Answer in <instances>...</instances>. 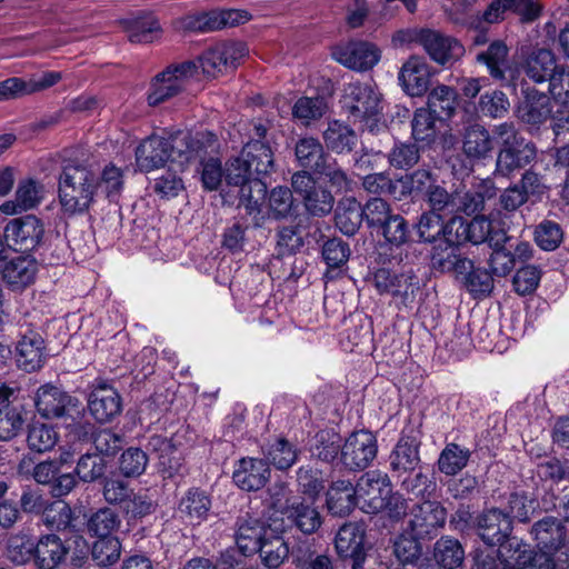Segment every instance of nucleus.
Instances as JSON below:
<instances>
[{
	"label": "nucleus",
	"mask_w": 569,
	"mask_h": 569,
	"mask_svg": "<svg viewBox=\"0 0 569 569\" xmlns=\"http://www.w3.org/2000/svg\"><path fill=\"white\" fill-rule=\"evenodd\" d=\"M67 555L68 548L57 535L48 533L37 539L34 565L38 569H56Z\"/></svg>",
	"instance_id": "c85d7f7f"
},
{
	"label": "nucleus",
	"mask_w": 569,
	"mask_h": 569,
	"mask_svg": "<svg viewBox=\"0 0 569 569\" xmlns=\"http://www.w3.org/2000/svg\"><path fill=\"white\" fill-rule=\"evenodd\" d=\"M194 72L193 63L182 62L168 67L153 79L147 98L148 103L157 106L178 94L191 79H194Z\"/></svg>",
	"instance_id": "9d476101"
},
{
	"label": "nucleus",
	"mask_w": 569,
	"mask_h": 569,
	"mask_svg": "<svg viewBox=\"0 0 569 569\" xmlns=\"http://www.w3.org/2000/svg\"><path fill=\"white\" fill-rule=\"evenodd\" d=\"M363 188L370 193H383L400 200V186L399 179L391 180L385 172L367 174L362 181Z\"/></svg>",
	"instance_id": "13d9d810"
},
{
	"label": "nucleus",
	"mask_w": 569,
	"mask_h": 569,
	"mask_svg": "<svg viewBox=\"0 0 569 569\" xmlns=\"http://www.w3.org/2000/svg\"><path fill=\"white\" fill-rule=\"evenodd\" d=\"M273 168V156L269 146L260 140L249 141L241 156L231 160L226 169L228 184L240 187V206L253 216L256 223L263 218L267 186L260 176Z\"/></svg>",
	"instance_id": "f257e3e1"
},
{
	"label": "nucleus",
	"mask_w": 569,
	"mask_h": 569,
	"mask_svg": "<svg viewBox=\"0 0 569 569\" xmlns=\"http://www.w3.org/2000/svg\"><path fill=\"white\" fill-rule=\"evenodd\" d=\"M318 443L313 448L312 453L323 461H333L341 453L342 446L339 437L330 431H322L317 435Z\"/></svg>",
	"instance_id": "338daca9"
},
{
	"label": "nucleus",
	"mask_w": 569,
	"mask_h": 569,
	"mask_svg": "<svg viewBox=\"0 0 569 569\" xmlns=\"http://www.w3.org/2000/svg\"><path fill=\"white\" fill-rule=\"evenodd\" d=\"M37 539L28 533H20L10 539L8 557L16 565H24L34 561Z\"/></svg>",
	"instance_id": "603ef678"
},
{
	"label": "nucleus",
	"mask_w": 569,
	"mask_h": 569,
	"mask_svg": "<svg viewBox=\"0 0 569 569\" xmlns=\"http://www.w3.org/2000/svg\"><path fill=\"white\" fill-rule=\"evenodd\" d=\"M419 446L413 433L402 432L389 456L391 470L399 476L413 471L420 463Z\"/></svg>",
	"instance_id": "b1692460"
},
{
	"label": "nucleus",
	"mask_w": 569,
	"mask_h": 569,
	"mask_svg": "<svg viewBox=\"0 0 569 569\" xmlns=\"http://www.w3.org/2000/svg\"><path fill=\"white\" fill-rule=\"evenodd\" d=\"M323 140L328 149L336 153L350 152L357 143L356 132L347 124L335 120L329 122L323 132Z\"/></svg>",
	"instance_id": "c9c22d12"
},
{
	"label": "nucleus",
	"mask_w": 569,
	"mask_h": 569,
	"mask_svg": "<svg viewBox=\"0 0 569 569\" xmlns=\"http://www.w3.org/2000/svg\"><path fill=\"white\" fill-rule=\"evenodd\" d=\"M563 240V231L559 223L551 220L541 221L535 229V241L545 251L556 250Z\"/></svg>",
	"instance_id": "864d4df0"
},
{
	"label": "nucleus",
	"mask_w": 569,
	"mask_h": 569,
	"mask_svg": "<svg viewBox=\"0 0 569 569\" xmlns=\"http://www.w3.org/2000/svg\"><path fill=\"white\" fill-rule=\"evenodd\" d=\"M356 492L359 508L367 513H377L386 508L391 510L392 501L401 502L400 510L396 511L399 516L407 509L401 497L392 495V486L387 473L380 470L365 472L357 481Z\"/></svg>",
	"instance_id": "6e6552de"
},
{
	"label": "nucleus",
	"mask_w": 569,
	"mask_h": 569,
	"mask_svg": "<svg viewBox=\"0 0 569 569\" xmlns=\"http://www.w3.org/2000/svg\"><path fill=\"white\" fill-rule=\"evenodd\" d=\"M251 19L246 10L224 9L213 10L200 14L188 16L184 27L193 31H214L227 27H234Z\"/></svg>",
	"instance_id": "f3484780"
},
{
	"label": "nucleus",
	"mask_w": 569,
	"mask_h": 569,
	"mask_svg": "<svg viewBox=\"0 0 569 569\" xmlns=\"http://www.w3.org/2000/svg\"><path fill=\"white\" fill-rule=\"evenodd\" d=\"M510 227V216L496 210L487 218L475 217L470 222L461 218H452L447 223L449 243L461 244L470 241L475 244L488 242L490 247H499L507 241V231Z\"/></svg>",
	"instance_id": "7ed1b4c3"
},
{
	"label": "nucleus",
	"mask_w": 569,
	"mask_h": 569,
	"mask_svg": "<svg viewBox=\"0 0 569 569\" xmlns=\"http://www.w3.org/2000/svg\"><path fill=\"white\" fill-rule=\"evenodd\" d=\"M365 527L362 523L349 522L343 525L336 536L337 552L351 560L352 569H362L366 560L363 546Z\"/></svg>",
	"instance_id": "a211bd4d"
},
{
	"label": "nucleus",
	"mask_w": 569,
	"mask_h": 569,
	"mask_svg": "<svg viewBox=\"0 0 569 569\" xmlns=\"http://www.w3.org/2000/svg\"><path fill=\"white\" fill-rule=\"evenodd\" d=\"M358 506L356 487L347 480L332 482L327 491V507L337 516L348 515Z\"/></svg>",
	"instance_id": "7c9ffc66"
},
{
	"label": "nucleus",
	"mask_w": 569,
	"mask_h": 569,
	"mask_svg": "<svg viewBox=\"0 0 569 569\" xmlns=\"http://www.w3.org/2000/svg\"><path fill=\"white\" fill-rule=\"evenodd\" d=\"M498 559L481 560L477 565L481 569H555V559L545 553H533L531 547L518 539L509 537L499 543Z\"/></svg>",
	"instance_id": "423d86ee"
},
{
	"label": "nucleus",
	"mask_w": 569,
	"mask_h": 569,
	"mask_svg": "<svg viewBox=\"0 0 569 569\" xmlns=\"http://www.w3.org/2000/svg\"><path fill=\"white\" fill-rule=\"evenodd\" d=\"M433 556L438 565L455 569L462 563L465 551L458 540L443 537L436 542Z\"/></svg>",
	"instance_id": "c03bdc74"
},
{
	"label": "nucleus",
	"mask_w": 569,
	"mask_h": 569,
	"mask_svg": "<svg viewBox=\"0 0 569 569\" xmlns=\"http://www.w3.org/2000/svg\"><path fill=\"white\" fill-rule=\"evenodd\" d=\"M211 508L210 498L199 489H190L180 499L177 512L179 517L190 525L203 522Z\"/></svg>",
	"instance_id": "c756f323"
},
{
	"label": "nucleus",
	"mask_w": 569,
	"mask_h": 569,
	"mask_svg": "<svg viewBox=\"0 0 569 569\" xmlns=\"http://www.w3.org/2000/svg\"><path fill=\"white\" fill-rule=\"evenodd\" d=\"M0 270H2L3 280L12 290H21L33 282L38 263L31 256H17L3 262Z\"/></svg>",
	"instance_id": "bb28decb"
},
{
	"label": "nucleus",
	"mask_w": 569,
	"mask_h": 569,
	"mask_svg": "<svg viewBox=\"0 0 569 569\" xmlns=\"http://www.w3.org/2000/svg\"><path fill=\"white\" fill-rule=\"evenodd\" d=\"M495 142L489 130L479 123L469 124L462 137V151L470 160L490 158Z\"/></svg>",
	"instance_id": "cd10ccee"
},
{
	"label": "nucleus",
	"mask_w": 569,
	"mask_h": 569,
	"mask_svg": "<svg viewBox=\"0 0 569 569\" xmlns=\"http://www.w3.org/2000/svg\"><path fill=\"white\" fill-rule=\"evenodd\" d=\"M535 157L536 148L528 142H522L511 149H500L497 157L496 170L501 176H509L516 169L530 163Z\"/></svg>",
	"instance_id": "2f4dec72"
},
{
	"label": "nucleus",
	"mask_w": 569,
	"mask_h": 569,
	"mask_svg": "<svg viewBox=\"0 0 569 569\" xmlns=\"http://www.w3.org/2000/svg\"><path fill=\"white\" fill-rule=\"evenodd\" d=\"M379 229L386 241L392 246H401L409 238V227L403 217L393 213L383 222Z\"/></svg>",
	"instance_id": "bf43d9fd"
},
{
	"label": "nucleus",
	"mask_w": 569,
	"mask_h": 569,
	"mask_svg": "<svg viewBox=\"0 0 569 569\" xmlns=\"http://www.w3.org/2000/svg\"><path fill=\"white\" fill-rule=\"evenodd\" d=\"M421 46L440 64L457 60L463 53V47L457 40L431 29L426 30Z\"/></svg>",
	"instance_id": "a878e982"
},
{
	"label": "nucleus",
	"mask_w": 569,
	"mask_h": 569,
	"mask_svg": "<svg viewBox=\"0 0 569 569\" xmlns=\"http://www.w3.org/2000/svg\"><path fill=\"white\" fill-rule=\"evenodd\" d=\"M43 520L52 528L66 529L72 521L71 508L64 501H56L44 509Z\"/></svg>",
	"instance_id": "774afa93"
},
{
	"label": "nucleus",
	"mask_w": 569,
	"mask_h": 569,
	"mask_svg": "<svg viewBox=\"0 0 569 569\" xmlns=\"http://www.w3.org/2000/svg\"><path fill=\"white\" fill-rule=\"evenodd\" d=\"M332 58L348 69L367 71L380 61L381 52L376 44L358 40L335 47Z\"/></svg>",
	"instance_id": "2eb2a0df"
},
{
	"label": "nucleus",
	"mask_w": 569,
	"mask_h": 569,
	"mask_svg": "<svg viewBox=\"0 0 569 569\" xmlns=\"http://www.w3.org/2000/svg\"><path fill=\"white\" fill-rule=\"evenodd\" d=\"M24 415L23 406L0 408V440H11L20 432L26 420Z\"/></svg>",
	"instance_id": "8fccbe9b"
},
{
	"label": "nucleus",
	"mask_w": 569,
	"mask_h": 569,
	"mask_svg": "<svg viewBox=\"0 0 569 569\" xmlns=\"http://www.w3.org/2000/svg\"><path fill=\"white\" fill-rule=\"evenodd\" d=\"M508 47L505 42L496 40L487 50L477 54V60L487 66L490 74L499 80L505 78L507 67Z\"/></svg>",
	"instance_id": "37998d69"
},
{
	"label": "nucleus",
	"mask_w": 569,
	"mask_h": 569,
	"mask_svg": "<svg viewBox=\"0 0 569 569\" xmlns=\"http://www.w3.org/2000/svg\"><path fill=\"white\" fill-rule=\"evenodd\" d=\"M34 403L38 412L47 419L61 417L76 419L82 411L77 398L51 385L38 389Z\"/></svg>",
	"instance_id": "9b49d317"
},
{
	"label": "nucleus",
	"mask_w": 569,
	"mask_h": 569,
	"mask_svg": "<svg viewBox=\"0 0 569 569\" xmlns=\"http://www.w3.org/2000/svg\"><path fill=\"white\" fill-rule=\"evenodd\" d=\"M417 227L422 241H438V244L435 247L438 248V250L441 248L442 243L448 244L447 237H449V233L446 232L447 224L443 226V221L437 212L423 213Z\"/></svg>",
	"instance_id": "79ce46f5"
},
{
	"label": "nucleus",
	"mask_w": 569,
	"mask_h": 569,
	"mask_svg": "<svg viewBox=\"0 0 569 569\" xmlns=\"http://www.w3.org/2000/svg\"><path fill=\"white\" fill-rule=\"evenodd\" d=\"M459 246L448 242L445 252H440L438 248H435L432 264L441 271H455L467 280V277L475 270V267L470 259L463 258L457 252Z\"/></svg>",
	"instance_id": "72a5a7b5"
},
{
	"label": "nucleus",
	"mask_w": 569,
	"mask_h": 569,
	"mask_svg": "<svg viewBox=\"0 0 569 569\" xmlns=\"http://www.w3.org/2000/svg\"><path fill=\"white\" fill-rule=\"evenodd\" d=\"M44 186L37 179L23 178L19 180L13 199L0 204V211L7 216H14L37 208L44 199Z\"/></svg>",
	"instance_id": "6ab92c4d"
},
{
	"label": "nucleus",
	"mask_w": 569,
	"mask_h": 569,
	"mask_svg": "<svg viewBox=\"0 0 569 569\" xmlns=\"http://www.w3.org/2000/svg\"><path fill=\"white\" fill-rule=\"evenodd\" d=\"M213 142V133L208 131H178L169 140L150 136L136 150L137 166L141 171H152L168 161L172 170H184L192 161L202 160V154Z\"/></svg>",
	"instance_id": "f03ea898"
},
{
	"label": "nucleus",
	"mask_w": 569,
	"mask_h": 569,
	"mask_svg": "<svg viewBox=\"0 0 569 569\" xmlns=\"http://www.w3.org/2000/svg\"><path fill=\"white\" fill-rule=\"evenodd\" d=\"M518 118L530 126H539L552 118L556 136L569 129V109L559 98L550 99L537 90L527 89L517 109Z\"/></svg>",
	"instance_id": "0eeeda50"
},
{
	"label": "nucleus",
	"mask_w": 569,
	"mask_h": 569,
	"mask_svg": "<svg viewBox=\"0 0 569 569\" xmlns=\"http://www.w3.org/2000/svg\"><path fill=\"white\" fill-rule=\"evenodd\" d=\"M447 519V511L438 501L429 499L416 505L410 512L409 525L412 536L423 538L442 527Z\"/></svg>",
	"instance_id": "412c9836"
},
{
	"label": "nucleus",
	"mask_w": 569,
	"mask_h": 569,
	"mask_svg": "<svg viewBox=\"0 0 569 569\" xmlns=\"http://www.w3.org/2000/svg\"><path fill=\"white\" fill-rule=\"evenodd\" d=\"M232 478L234 483L242 490H259L269 480L270 470L261 459L242 458L238 461Z\"/></svg>",
	"instance_id": "5701e85b"
},
{
	"label": "nucleus",
	"mask_w": 569,
	"mask_h": 569,
	"mask_svg": "<svg viewBox=\"0 0 569 569\" xmlns=\"http://www.w3.org/2000/svg\"><path fill=\"white\" fill-rule=\"evenodd\" d=\"M88 409L98 422H109L122 410L121 397L111 385L97 381L88 397Z\"/></svg>",
	"instance_id": "dca6fc26"
},
{
	"label": "nucleus",
	"mask_w": 569,
	"mask_h": 569,
	"mask_svg": "<svg viewBox=\"0 0 569 569\" xmlns=\"http://www.w3.org/2000/svg\"><path fill=\"white\" fill-rule=\"evenodd\" d=\"M362 220L361 206L353 197L339 201L336 209V226L342 233L353 236Z\"/></svg>",
	"instance_id": "e433bc0d"
},
{
	"label": "nucleus",
	"mask_w": 569,
	"mask_h": 569,
	"mask_svg": "<svg viewBox=\"0 0 569 569\" xmlns=\"http://www.w3.org/2000/svg\"><path fill=\"white\" fill-rule=\"evenodd\" d=\"M259 552L267 567L278 568L288 558L289 547L280 537H274L271 540H264Z\"/></svg>",
	"instance_id": "680f3d73"
},
{
	"label": "nucleus",
	"mask_w": 569,
	"mask_h": 569,
	"mask_svg": "<svg viewBox=\"0 0 569 569\" xmlns=\"http://www.w3.org/2000/svg\"><path fill=\"white\" fill-rule=\"evenodd\" d=\"M378 445L375 435L368 430L352 432L341 448L340 460L349 470L366 469L376 458Z\"/></svg>",
	"instance_id": "f8f14e48"
},
{
	"label": "nucleus",
	"mask_w": 569,
	"mask_h": 569,
	"mask_svg": "<svg viewBox=\"0 0 569 569\" xmlns=\"http://www.w3.org/2000/svg\"><path fill=\"white\" fill-rule=\"evenodd\" d=\"M249 50L243 42H218L204 50L196 60L186 61L196 67L194 79L202 74L206 78H218L241 63Z\"/></svg>",
	"instance_id": "1a4fd4ad"
},
{
	"label": "nucleus",
	"mask_w": 569,
	"mask_h": 569,
	"mask_svg": "<svg viewBox=\"0 0 569 569\" xmlns=\"http://www.w3.org/2000/svg\"><path fill=\"white\" fill-rule=\"evenodd\" d=\"M9 247L14 250L29 251L36 249L43 239V222L33 214L10 220L3 233Z\"/></svg>",
	"instance_id": "ddd939ff"
},
{
	"label": "nucleus",
	"mask_w": 569,
	"mask_h": 569,
	"mask_svg": "<svg viewBox=\"0 0 569 569\" xmlns=\"http://www.w3.org/2000/svg\"><path fill=\"white\" fill-rule=\"evenodd\" d=\"M121 520L116 511L101 508L88 519V531L99 539L112 538L111 533L120 527Z\"/></svg>",
	"instance_id": "49530a36"
},
{
	"label": "nucleus",
	"mask_w": 569,
	"mask_h": 569,
	"mask_svg": "<svg viewBox=\"0 0 569 569\" xmlns=\"http://www.w3.org/2000/svg\"><path fill=\"white\" fill-rule=\"evenodd\" d=\"M470 451L457 443H448L438 459L439 470L447 476H455L468 463Z\"/></svg>",
	"instance_id": "a18cd8bd"
},
{
	"label": "nucleus",
	"mask_w": 569,
	"mask_h": 569,
	"mask_svg": "<svg viewBox=\"0 0 569 569\" xmlns=\"http://www.w3.org/2000/svg\"><path fill=\"white\" fill-rule=\"evenodd\" d=\"M120 550L117 538L99 539L92 546V557L99 566H110L119 559Z\"/></svg>",
	"instance_id": "0e129e2a"
},
{
	"label": "nucleus",
	"mask_w": 569,
	"mask_h": 569,
	"mask_svg": "<svg viewBox=\"0 0 569 569\" xmlns=\"http://www.w3.org/2000/svg\"><path fill=\"white\" fill-rule=\"evenodd\" d=\"M127 31L131 42L148 43L153 41L158 34L159 24L153 17L148 16L146 18L131 21Z\"/></svg>",
	"instance_id": "052dcab7"
},
{
	"label": "nucleus",
	"mask_w": 569,
	"mask_h": 569,
	"mask_svg": "<svg viewBox=\"0 0 569 569\" xmlns=\"http://www.w3.org/2000/svg\"><path fill=\"white\" fill-rule=\"evenodd\" d=\"M457 107L456 91L448 86H437L428 96V109L437 114L439 121L449 119Z\"/></svg>",
	"instance_id": "ea45409f"
},
{
	"label": "nucleus",
	"mask_w": 569,
	"mask_h": 569,
	"mask_svg": "<svg viewBox=\"0 0 569 569\" xmlns=\"http://www.w3.org/2000/svg\"><path fill=\"white\" fill-rule=\"evenodd\" d=\"M479 535L488 546L502 542L512 530V521L506 512L492 508L485 511L478 522Z\"/></svg>",
	"instance_id": "393cba45"
},
{
	"label": "nucleus",
	"mask_w": 569,
	"mask_h": 569,
	"mask_svg": "<svg viewBox=\"0 0 569 569\" xmlns=\"http://www.w3.org/2000/svg\"><path fill=\"white\" fill-rule=\"evenodd\" d=\"M98 194L96 174L82 166H67L59 178V202L67 216L89 211Z\"/></svg>",
	"instance_id": "20e7f679"
},
{
	"label": "nucleus",
	"mask_w": 569,
	"mask_h": 569,
	"mask_svg": "<svg viewBox=\"0 0 569 569\" xmlns=\"http://www.w3.org/2000/svg\"><path fill=\"white\" fill-rule=\"evenodd\" d=\"M361 213L369 228H379L392 214V210L383 199L372 198L361 207Z\"/></svg>",
	"instance_id": "e2e57ef3"
},
{
	"label": "nucleus",
	"mask_w": 569,
	"mask_h": 569,
	"mask_svg": "<svg viewBox=\"0 0 569 569\" xmlns=\"http://www.w3.org/2000/svg\"><path fill=\"white\" fill-rule=\"evenodd\" d=\"M284 513L303 533H313L321 526L320 513L310 503L293 501Z\"/></svg>",
	"instance_id": "58836bf2"
},
{
	"label": "nucleus",
	"mask_w": 569,
	"mask_h": 569,
	"mask_svg": "<svg viewBox=\"0 0 569 569\" xmlns=\"http://www.w3.org/2000/svg\"><path fill=\"white\" fill-rule=\"evenodd\" d=\"M148 458L139 448L127 449L120 458V471L126 477H138L146 470Z\"/></svg>",
	"instance_id": "69168bd1"
},
{
	"label": "nucleus",
	"mask_w": 569,
	"mask_h": 569,
	"mask_svg": "<svg viewBox=\"0 0 569 569\" xmlns=\"http://www.w3.org/2000/svg\"><path fill=\"white\" fill-rule=\"evenodd\" d=\"M296 158L303 168L318 172L331 158L325 153L323 147L316 138L300 139L296 144Z\"/></svg>",
	"instance_id": "f704fd0d"
},
{
	"label": "nucleus",
	"mask_w": 569,
	"mask_h": 569,
	"mask_svg": "<svg viewBox=\"0 0 569 569\" xmlns=\"http://www.w3.org/2000/svg\"><path fill=\"white\" fill-rule=\"evenodd\" d=\"M399 181H401L400 200L408 194H427L436 186L427 170H417L412 174L400 178Z\"/></svg>",
	"instance_id": "4d7b16f0"
},
{
	"label": "nucleus",
	"mask_w": 569,
	"mask_h": 569,
	"mask_svg": "<svg viewBox=\"0 0 569 569\" xmlns=\"http://www.w3.org/2000/svg\"><path fill=\"white\" fill-rule=\"evenodd\" d=\"M266 459L279 470L290 468L297 460L296 448L286 439H278L263 450Z\"/></svg>",
	"instance_id": "3c124183"
},
{
	"label": "nucleus",
	"mask_w": 569,
	"mask_h": 569,
	"mask_svg": "<svg viewBox=\"0 0 569 569\" xmlns=\"http://www.w3.org/2000/svg\"><path fill=\"white\" fill-rule=\"evenodd\" d=\"M292 563L298 569H333L328 556L315 555L309 543H299L291 551Z\"/></svg>",
	"instance_id": "09e8293b"
},
{
	"label": "nucleus",
	"mask_w": 569,
	"mask_h": 569,
	"mask_svg": "<svg viewBox=\"0 0 569 569\" xmlns=\"http://www.w3.org/2000/svg\"><path fill=\"white\" fill-rule=\"evenodd\" d=\"M565 70L556 66L553 53L548 49L533 51L526 63V73L535 82L549 80V90L551 91V78Z\"/></svg>",
	"instance_id": "473e14b6"
},
{
	"label": "nucleus",
	"mask_w": 569,
	"mask_h": 569,
	"mask_svg": "<svg viewBox=\"0 0 569 569\" xmlns=\"http://www.w3.org/2000/svg\"><path fill=\"white\" fill-rule=\"evenodd\" d=\"M46 343L42 336L34 330L20 335L16 346V361L27 372L39 370L46 362Z\"/></svg>",
	"instance_id": "aec40b11"
},
{
	"label": "nucleus",
	"mask_w": 569,
	"mask_h": 569,
	"mask_svg": "<svg viewBox=\"0 0 569 569\" xmlns=\"http://www.w3.org/2000/svg\"><path fill=\"white\" fill-rule=\"evenodd\" d=\"M266 530L257 521L241 523L236 536V543L242 555L249 556L259 551L264 542Z\"/></svg>",
	"instance_id": "a19ab883"
},
{
	"label": "nucleus",
	"mask_w": 569,
	"mask_h": 569,
	"mask_svg": "<svg viewBox=\"0 0 569 569\" xmlns=\"http://www.w3.org/2000/svg\"><path fill=\"white\" fill-rule=\"evenodd\" d=\"M322 257L328 266L326 278H332L330 273L343 266L350 257V248L348 243L340 239L333 238L325 242L322 247Z\"/></svg>",
	"instance_id": "5fc2aeb1"
},
{
	"label": "nucleus",
	"mask_w": 569,
	"mask_h": 569,
	"mask_svg": "<svg viewBox=\"0 0 569 569\" xmlns=\"http://www.w3.org/2000/svg\"><path fill=\"white\" fill-rule=\"evenodd\" d=\"M327 110V103L322 97H301L292 107V116L305 126L319 120Z\"/></svg>",
	"instance_id": "de8ad7c7"
},
{
	"label": "nucleus",
	"mask_w": 569,
	"mask_h": 569,
	"mask_svg": "<svg viewBox=\"0 0 569 569\" xmlns=\"http://www.w3.org/2000/svg\"><path fill=\"white\" fill-rule=\"evenodd\" d=\"M437 114L428 108L417 109L411 122L412 137L417 141H431L436 136Z\"/></svg>",
	"instance_id": "6e6d98bb"
},
{
	"label": "nucleus",
	"mask_w": 569,
	"mask_h": 569,
	"mask_svg": "<svg viewBox=\"0 0 569 569\" xmlns=\"http://www.w3.org/2000/svg\"><path fill=\"white\" fill-rule=\"evenodd\" d=\"M398 79L407 94L421 97L429 87V66L422 58L411 57L401 67Z\"/></svg>",
	"instance_id": "4be33fe9"
},
{
	"label": "nucleus",
	"mask_w": 569,
	"mask_h": 569,
	"mask_svg": "<svg viewBox=\"0 0 569 569\" xmlns=\"http://www.w3.org/2000/svg\"><path fill=\"white\" fill-rule=\"evenodd\" d=\"M531 533L537 541L538 553H545L552 558L555 552H559L558 561L567 562L569 568V545L565 542L566 532L560 520L547 517L535 523Z\"/></svg>",
	"instance_id": "4468645a"
},
{
	"label": "nucleus",
	"mask_w": 569,
	"mask_h": 569,
	"mask_svg": "<svg viewBox=\"0 0 569 569\" xmlns=\"http://www.w3.org/2000/svg\"><path fill=\"white\" fill-rule=\"evenodd\" d=\"M342 106L355 122L362 123L371 132L379 129L383 107L381 93L375 84L369 82L346 84Z\"/></svg>",
	"instance_id": "39448f33"
},
{
	"label": "nucleus",
	"mask_w": 569,
	"mask_h": 569,
	"mask_svg": "<svg viewBox=\"0 0 569 569\" xmlns=\"http://www.w3.org/2000/svg\"><path fill=\"white\" fill-rule=\"evenodd\" d=\"M59 440L57 429L48 423L33 422L29 426L27 432L28 448L37 453L51 451Z\"/></svg>",
	"instance_id": "4c0bfd02"
}]
</instances>
